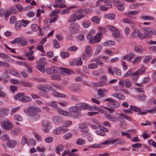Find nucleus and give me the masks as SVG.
<instances>
[{
    "mask_svg": "<svg viewBox=\"0 0 156 156\" xmlns=\"http://www.w3.org/2000/svg\"><path fill=\"white\" fill-rule=\"evenodd\" d=\"M79 25L77 23H71L69 27V31L72 33H76L79 30Z\"/></svg>",
    "mask_w": 156,
    "mask_h": 156,
    "instance_id": "nucleus-5",
    "label": "nucleus"
},
{
    "mask_svg": "<svg viewBox=\"0 0 156 156\" xmlns=\"http://www.w3.org/2000/svg\"><path fill=\"white\" fill-rule=\"evenodd\" d=\"M16 142L14 140L9 141L7 143V146L9 147L14 148L16 145Z\"/></svg>",
    "mask_w": 156,
    "mask_h": 156,
    "instance_id": "nucleus-30",
    "label": "nucleus"
},
{
    "mask_svg": "<svg viewBox=\"0 0 156 156\" xmlns=\"http://www.w3.org/2000/svg\"><path fill=\"white\" fill-rule=\"evenodd\" d=\"M114 3L118 9L121 11H122L124 9L123 5L119 2V0H115L114 2Z\"/></svg>",
    "mask_w": 156,
    "mask_h": 156,
    "instance_id": "nucleus-15",
    "label": "nucleus"
},
{
    "mask_svg": "<svg viewBox=\"0 0 156 156\" xmlns=\"http://www.w3.org/2000/svg\"><path fill=\"white\" fill-rule=\"evenodd\" d=\"M21 26L22 24L20 21H17L15 24V27L16 30H20V28L21 27Z\"/></svg>",
    "mask_w": 156,
    "mask_h": 156,
    "instance_id": "nucleus-48",
    "label": "nucleus"
},
{
    "mask_svg": "<svg viewBox=\"0 0 156 156\" xmlns=\"http://www.w3.org/2000/svg\"><path fill=\"white\" fill-rule=\"evenodd\" d=\"M145 69V68L144 66H142L141 69H138L137 71L133 74L132 70L130 69L124 74V76L127 77L131 75H132V76L141 75L144 72Z\"/></svg>",
    "mask_w": 156,
    "mask_h": 156,
    "instance_id": "nucleus-3",
    "label": "nucleus"
},
{
    "mask_svg": "<svg viewBox=\"0 0 156 156\" xmlns=\"http://www.w3.org/2000/svg\"><path fill=\"white\" fill-rule=\"evenodd\" d=\"M91 48L88 45H87L85 48L86 52L88 56L91 55Z\"/></svg>",
    "mask_w": 156,
    "mask_h": 156,
    "instance_id": "nucleus-40",
    "label": "nucleus"
},
{
    "mask_svg": "<svg viewBox=\"0 0 156 156\" xmlns=\"http://www.w3.org/2000/svg\"><path fill=\"white\" fill-rule=\"evenodd\" d=\"M143 29L150 34L156 35V30L151 28L144 27Z\"/></svg>",
    "mask_w": 156,
    "mask_h": 156,
    "instance_id": "nucleus-11",
    "label": "nucleus"
},
{
    "mask_svg": "<svg viewBox=\"0 0 156 156\" xmlns=\"http://www.w3.org/2000/svg\"><path fill=\"white\" fill-rule=\"evenodd\" d=\"M63 128L61 127H58L55 131V133L57 134H59L61 133Z\"/></svg>",
    "mask_w": 156,
    "mask_h": 156,
    "instance_id": "nucleus-62",
    "label": "nucleus"
},
{
    "mask_svg": "<svg viewBox=\"0 0 156 156\" xmlns=\"http://www.w3.org/2000/svg\"><path fill=\"white\" fill-rule=\"evenodd\" d=\"M79 128L81 131L82 132L86 133L89 130L88 127L84 124H81Z\"/></svg>",
    "mask_w": 156,
    "mask_h": 156,
    "instance_id": "nucleus-25",
    "label": "nucleus"
},
{
    "mask_svg": "<svg viewBox=\"0 0 156 156\" xmlns=\"http://www.w3.org/2000/svg\"><path fill=\"white\" fill-rule=\"evenodd\" d=\"M140 32L138 30H136L133 33L132 36L133 37H138L140 34Z\"/></svg>",
    "mask_w": 156,
    "mask_h": 156,
    "instance_id": "nucleus-39",
    "label": "nucleus"
},
{
    "mask_svg": "<svg viewBox=\"0 0 156 156\" xmlns=\"http://www.w3.org/2000/svg\"><path fill=\"white\" fill-rule=\"evenodd\" d=\"M14 119L16 120L21 121L22 120V117L18 114H16L14 116Z\"/></svg>",
    "mask_w": 156,
    "mask_h": 156,
    "instance_id": "nucleus-53",
    "label": "nucleus"
},
{
    "mask_svg": "<svg viewBox=\"0 0 156 156\" xmlns=\"http://www.w3.org/2000/svg\"><path fill=\"white\" fill-rule=\"evenodd\" d=\"M0 66L2 67H8L9 66V64L7 62L0 61Z\"/></svg>",
    "mask_w": 156,
    "mask_h": 156,
    "instance_id": "nucleus-52",
    "label": "nucleus"
},
{
    "mask_svg": "<svg viewBox=\"0 0 156 156\" xmlns=\"http://www.w3.org/2000/svg\"><path fill=\"white\" fill-rule=\"evenodd\" d=\"M72 136V135L71 133H68L66 134L63 136V138L64 139L66 140H67L68 139H69Z\"/></svg>",
    "mask_w": 156,
    "mask_h": 156,
    "instance_id": "nucleus-64",
    "label": "nucleus"
},
{
    "mask_svg": "<svg viewBox=\"0 0 156 156\" xmlns=\"http://www.w3.org/2000/svg\"><path fill=\"white\" fill-rule=\"evenodd\" d=\"M31 27L32 30L34 31H37L39 28V26H38L36 24H32L31 25Z\"/></svg>",
    "mask_w": 156,
    "mask_h": 156,
    "instance_id": "nucleus-50",
    "label": "nucleus"
},
{
    "mask_svg": "<svg viewBox=\"0 0 156 156\" xmlns=\"http://www.w3.org/2000/svg\"><path fill=\"white\" fill-rule=\"evenodd\" d=\"M112 35L115 38H117L119 37L120 36L119 30L117 29L116 30L113 32Z\"/></svg>",
    "mask_w": 156,
    "mask_h": 156,
    "instance_id": "nucleus-49",
    "label": "nucleus"
},
{
    "mask_svg": "<svg viewBox=\"0 0 156 156\" xmlns=\"http://www.w3.org/2000/svg\"><path fill=\"white\" fill-rule=\"evenodd\" d=\"M1 124L2 127L5 130H9L12 127V123L8 120H5L1 122Z\"/></svg>",
    "mask_w": 156,
    "mask_h": 156,
    "instance_id": "nucleus-4",
    "label": "nucleus"
},
{
    "mask_svg": "<svg viewBox=\"0 0 156 156\" xmlns=\"http://www.w3.org/2000/svg\"><path fill=\"white\" fill-rule=\"evenodd\" d=\"M54 47L56 48H58L60 47V45L59 44L58 41L56 40H53Z\"/></svg>",
    "mask_w": 156,
    "mask_h": 156,
    "instance_id": "nucleus-54",
    "label": "nucleus"
},
{
    "mask_svg": "<svg viewBox=\"0 0 156 156\" xmlns=\"http://www.w3.org/2000/svg\"><path fill=\"white\" fill-rule=\"evenodd\" d=\"M37 88L39 90L44 91H46L45 89V85L40 84L37 86Z\"/></svg>",
    "mask_w": 156,
    "mask_h": 156,
    "instance_id": "nucleus-47",
    "label": "nucleus"
},
{
    "mask_svg": "<svg viewBox=\"0 0 156 156\" xmlns=\"http://www.w3.org/2000/svg\"><path fill=\"white\" fill-rule=\"evenodd\" d=\"M137 98L139 101H144L146 100V96L145 94H142L140 95L137 96Z\"/></svg>",
    "mask_w": 156,
    "mask_h": 156,
    "instance_id": "nucleus-42",
    "label": "nucleus"
},
{
    "mask_svg": "<svg viewBox=\"0 0 156 156\" xmlns=\"http://www.w3.org/2000/svg\"><path fill=\"white\" fill-rule=\"evenodd\" d=\"M115 44V42L113 41H106L103 43L104 46L110 47L112 45H114Z\"/></svg>",
    "mask_w": 156,
    "mask_h": 156,
    "instance_id": "nucleus-24",
    "label": "nucleus"
},
{
    "mask_svg": "<svg viewBox=\"0 0 156 156\" xmlns=\"http://www.w3.org/2000/svg\"><path fill=\"white\" fill-rule=\"evenodd\" d=\"M20 84L22 86L27 87H31L33 85L31 83L24 81H21Z\"/></svg>",
    "mask_w": 156,
    "mask_h": 156,
    "instance_id": "nucleus-36",
    "label": "nucleus"
},
{
    "mask_svg": "<svg viewBox=\"0 0 156 156\" xmlns=\"http://www.w3.org/2000/svg\"><path fill=\"white\" fill-rule=\"evenodd\" d=\"M9 111V109L7 108H0V112H2L5 116L8 115Z\"/></svg>",
    "mask_w": 156,
    "mask_h": 156,
    "instance_id": "nucleus-34",
    "label": "nucleus"
},
{
    "mask_svg": "<svg viewBox=\"0 0 156 156\" xmlns=\"http://www.w3.org/2000/svg\"><path fill=\"white\" fill-rule=\"evenodd\" d=\"M105 17L106 18L113 20L115 18V15L113 14H109L105 15Z\"/></svg>",
    "mask_w": 156,
    "mask_h": 156,
    "instance_id": "nucleus-51",
    "label": "nucleus"
},
{
    "mask_svg": "<svg viewBox=\"0 0 156 156\" xmlns=\"http://www.w3.org/2000/svg\"><path fill=\"white\" fill-rule=\"evenodd\" d=\"M129 108L132 110L133 111L136 112H140L141 111V110L140 108L136 107L134 106L130 105Z\"/></svg>",
    "mask_w": 156,
    "mask_h": 156,
    "instance_id": "nucleus-38",
    "label": "nucleus"
},
{
    "mask_svg": "<svg viewBox=\"0 0 156 156\" xmlns=\"http://www.w3.org/2000/svg\"><path fill=\"white\" fill-rule=\"evenodd\" d=\"M76 20V14L75 13L71 15L69 17L68 20V21L70 23L73 21H75Z\"/></svg>",
    "mask_w": 156,
    "mask_h": 156,
    "instance_id": "nucleus-31",
    "label": "nucleus"
},
{
    "mask_svg": "<svg viewBox=\"0 0 156 156\" xmlns=\"http://www.w3.org/2000/svg\"><path fill=\"white\" fill-rule=\"evenodd\" d=\"M70 89L71 90L74 92L81 91V90L79 87L76 85H73L70 86Z\"/></svg>",
    "mask_w": 156,
    "mask_h": 156,
    "instance_id": "nucleus-29",
    "label": "nucleus"
},
{
    "mask_svg": "<svg viewBox=\"0 0 156 156\" xmlns=\"http://www.w3.org/2000/svg\"><path fill=\"white\" fill-rule=\"evenodd\" d=\"M152 58L151 55H148L146 57L143 61V62L145 63H148Z\"/></svg>",
    "mask_w": 156,
    "mask_h": 156,
    "instance_id": "nucleus-59",
    "label": "nucleus"
},
{
    "mask_svg": "<svg viewBox=\"0 0 156 156\" xmlns=\"http://www.w3.org/2000/svg\"><path fill=\"white\" fill-rule=\"evenodd\" d=\"M105 117L108 120L112 122H116L118 120L117 118L112 115L107 114L105 115Z\"/></svg>",
    "mask_w": 156,
    "mask_h": 156,
    "instance_id": "nucleus-14",
    "label": "nucleus"
},
{
    "mask_svg": "<svg viewBox=\"0 0 156 156\" xmlns=\"http://www.w3.org/2000/svg\"><path fill=\"white\" fill-rule=\"evenodd\" d=\"M105 101H109L112 103L111 104V107L113 108H116L120 106V104L116 101V100L112 98H108L105 99Z\"/></svg>",
    "mask_w": 156,
    "mask_h": 156,
    "instance_id": "nucleus-6",
    "label": "nucleus"
},
{
    "mask_svg": "<svg viewBox=\"0 0 156 156\" xmlns=\"http://www.w3.org/2000/svg\"><path fill=\"white\" fill-rule=\"evenodd\" d=\"M20 37L15 38L12 41H11V43L13 44L17 43L18 44H20Z\"/></svg>",
    "mask_w": 156,
    "mask_h": 156,
    "instance_id": "nucleus-60",
    "label": "nucleus"
},
{
    "mask_svg": "<svg viewBox=\"0 0 156 156\" xmlns=\"http://www.w3.org/2000/svg\"><path fill=\"white\" fill-rule=\"evenodd\" d=\"M124 83L125 86L127 88H129L131 86V84L130 81L128 80H126L124 82Z\"/></svg>",
    "mask_w": 156,
    "mask_h": 156,
    "instance_id": "nucleus-57",
    "label": "nucleus"
},
{
    "mask_svg": "<svg viewBox=\"0 0 156 156\" xmlns=\"http://www.w3.org/2000/svg\"><path fill=\"white\" fill-rule=\"evenodd\" d=\"M135 56V55L134 54L133 52H130L128 55L123 57L122 60H123V61L124 60H126L130 62L131 59L134 58Z\"/></svg>",
    "mask_w": 156,
    "mask_h": 156,
    "instance_id": "nucleus-12",
    "label": "nucleus"
},
{
    "mask_svg": "<svg viewBox=\"0 0 156 156\" xmlns=\"http://www.w3.org/2000/svg\"><path fill=\"white\" fill-rule=\"evenodd\" d=\"M91 25V22L90 20H85L83 21L82 23L83 27L85 28L89 27Z\"/></svg>",
    "mask_w": 156,
    "mask_h": 156,
    "instance_id": "nucleus-33",
    "label": "nucleus"
},
{
    "mask_svg": "<svg viewBox=\"0 0 156 156\" xmlns=\"http://www.w3.org/2000/svg\"><path fill=\"white\" fill-rule=\"evenodd\" d=\"M60 55L63 58L68 57L69 54L66 52H62L60 53Z\"/></svg>",
    "mask_w": 156,
    "mask_h": 156,
    "instance_id": "nucleus-56",
    "label": "nucleus"
},
{
    "mask_svg": "<svg viewBox=\"0 0 156 156\" xmlns=\"http://www.w3.org/2000/svg\"><path fill=\"white\" fill-rule=\"evenodd\" d=\"M105 92L107 93V90L106 89H99L98 91V95L101 97H103L105 95Z\"/></svg>",
    "mask_w": 156,
    "mask_h": 156,
    "instance_id": "nucleus-23",
    "label": "nucleus"
},
{
    "mask_svg": "<svg viewBox=\"0 0 156 156\" xmlns=\"http://www.w3.org/2000/svg\"><path fill=\"white\" fill-rule=\"evenodd\" d=\"M85 140L82 138H78L76 141V144L79 145H82L85 144Z\"/></svg>",
    "mask_w": 156,
    "mask_h": 156,
    "instance_id": "nucleus-27",
    "label": "nucleus"
},
{
    "mask_svg": "<svg viewBox=\"0 0 156 156\" xmlns=\"http://www.w3.org/2000/svg\"><path fill=\"white\" fill-rule=\"evenodd\" d=\"M51 79L52 80H61L60 76L57 75H53L51 76Z\"/></svg>",
    "mask_w": 156,
    "mask_h": 156,
    "instance_id": "nucleus-55",
    "label": "nucleus"
},
{
    "mask_svg": "<svg viewBox=\"0 0 156 156\" xmlns=\"http://www.w3.org/2000/svg\"><path fill=\"white\" fill-rule=\"evenodd\" d=\"M25 94L24 93H19L14 97V98L16 100H19L21 101L23 97L25 96Z\"/></svg>",
    "mask_w": 156,
    "mask_h": 156,
    "instance_id": "nucleus-21",
    "label": "nucleus"
},
{
    "mask_svg": "<svg viewBox=\"0 0 156 156\" xmlns=\"http://www.w3.org/2000/svg\"><path fill=\"white\" fill-rule=\"evenodd\" d=\"M31 100L30 97L28 96H23L21 100V101L23 102H29Z\"/></svg>",
    "mask_w": 156,
    "mask_h": 156,
    "instance_id": "nucleus-45",
    "label": "nucleus"
},
{
    "mask_svg": "<svg viewBox=\"0 0 156 156\" xmlns=\"http://www.w3.org/2000/svg\"><path fill=\"white\" fill-rule=\"evenodd\" d=\"M102 35V33L101 32H99L96 35L94 36L93 39L92 40H90L89 43L90 44H94L95 42H99L102 37L101 36Z\"/></svg>",
    "mask_w": 156,
    "mask_h": 156,
    "instance_id": "nucleus-7",
    "label": "nucleus"
},
{
    "mask_svg": "<svg viewBox=\"0 0 156 156\" xmlns=\"http://www.w3.org/2000/svg\"><path fill=\"white\" fill-rule=\"evenodd\" d=\"M141 18L144 20H155V18L153 16H150L145 15L144 14L141 15Z\"/></svg>",
    "mask_w": 156,
    "mask_h": 156,
    "instance_id": "nucleus-19",
    "label": "nucleus"
},
{
    "mask_svg": "<svg viewBox=\"0 0 156 156\" xmlns=\"http://www.w3.org/2000/svg\"><path fill=\"white\" fill-rule=\"evenodd\" d=\"M118 115L120 116L123 117L129 121H131V119L127 115L122 113H118Z\"/></svg>",
    "mask_w": 156,
    "mask_h": 156,
    "instance_id": "nucleus-43",
    "label": "nucleus"
},
{
    "mask_svg": "<svg viewBox=\"0 0 156 156\" xmlns=\"http://www.w3.org/2000/svg\"><path fill=\"white\" fill-rule=\"evenodd\" d=\"M64 149V146L63 145L60 144L58 145L55 148V150L57 153L58 154L60 152L62 151Z\"/></svg>",
    "mask_w": 156,
    "mask_h": 156,
    "instance_id": "nucleus-35",
    "label": "nucleus"
},
{
    "mask_svg": "<svg viewBox=\"0 0 156 156\" xmlns=\"http://www.w3.org/2000/svg\"><path fill=\"white\" fill-rule=\"evenodd\" d=\"M53 94L54 96L59 98H66L67 97V95L66 94L60 93L56 91L53 92Z\"/></svg>",
    "mask_w": 156,
    "mask_h": 156,
    "instance_id": "nucleus-18",
    "label": "nucleus"
},
{
    "mask_svg": "<svg viewBox=\"0 0 156 156\" xmlns=\"http://www.w3.org/2000/svg\"><path fill=\"white\" fill-rule=\"evenodd\" d=\"M76 8V6H71L69 7V8L66 9H64L62 10L61 12V13L62 15H64L65 14H67L69 13L70 12L69 9L71 8Z\"/></svg>",
    "mask_w": 156,
    "mask_h": 156,
    "instance_id": "nucleus-37",
    "label": "nucleus"
},
{
    "mask_svg": "<svg viewBox=\"0 0 156 156\" xmlns=\"http://www.w3.org/2000/svg\"><path fill=\"white\" fill-rule=\"evenodd\" d=\"M112 5L111 4H107L103 5L101 6L100 9L103 11H106L108 9L111 8Z\"/></svg>",
    "mask_w": 156,
    "mask_h": 156,
    "instance_id": "nucleus-22",
    "label": "nucleus"
},
{
    "mask_svg": "<svg viewBox=\"0 0 156 156\" xmlns=\"http://www.w3.org/2000/svg\"><path fill=\"white\" fill-rule=\"evenodd\" d=\"M134 50L136 53H142L143 52L144 50L140 45H137L134 48Z\"/></svg>",
    "mask_w": 156,
    "mask_h": 156,
    "instance_id": "nucleus-17",
    "label": "nucleus"
},
{
    "mask_svg": "<svg viewBox=\"0 0 156 156\" xmlns=\"http://www.w3.org/2000/svg\"><path fill=\"white\" fill-rule=\"evenodd\" d=\"M55 3L59 5V7L61 8L66 7V6L64 3V1L62 0H55Z\"/></svg>",
    "mask_w": 156,
    "mask_h": 156,
    "instance_id": "nucleus-20",
    "label": "nucleus"
},
{
    "mask_svg": "<svg viewBox=\"0 0 156 156\" xmlns=\"http://www.w3.org/2000/svg\"><path fill=\"white\" fill-rule=\"evenodd\" d=\"M114 73L118 76H120L122 75L121 71L119 69H116L115 68H113Z\"/></svg>",
    "mask_w": 156,
    "mask_h": 156,
    "instance_id": "nucleus-44",
    "label": "nucleus"
},
{
    "mask_svg": "<svg viewBox=\"0 0 156 156\" xmlns=\"http://www.w3.org/2000/svg\"><path fill=\"white\" fill-rule=\"evenodd\" d=\"M101 58V57H98L94 58V60H96V63L98 65L102 66H103L104 64L102 61L100 60Z\"/></svg>",
    "mask_w": 156,
    "mask_h": 156,
    "instance_id": "nucleus-41",
    "label": "nucleus"
},
{
    "mask_svg": "<svg viewBox=\"0 0 156 156\" xmlns=\"http://www.w3.org/2000/svg\"><path fill=\"white\" fill-rule=\"evenodd\" d=\"M148 34H142L140 32V34L139 35L138 37L140 40H143L145 38H146L147 37H147Z\"/></svg>",
    "mask_w": 156,
    "mask_h": 156,
    "instance_id": "nucleus-58",
    "label": "nucleus"
},
{
    "mask_svg": "<svg viewBox=\"0 0 156 156\" xmlns=\"http://www.w3.org/2000/svg\"><path fill=\"white\" fill-rule=\"evenodd\" d=\"M59 69L60 73L62 75H69L73 73L72 70L60 67Z\"/></svg>",
    "mask_w": 156,
    "mask_h": 156,
    "instance_id": "nucleus-9",
    "label": "nucleus"
},
{
    "mask_svg": "<svg viewBox=\"0 0 156 156\" xmlns=\"http://www.w3.org/2000/svg\"><path fill=\"white\" fill-rule=\"evenodd\" d=\"M20 44L22 46L27 45V41L24 37H20Z\"/></svg>",
    "mask_w": 156,
    "mask_h": 156,
    "instance_id": "nucleus-28",
    "label": "nucleus"
},
{
    "mask_svg": "<svg viewBox=\"0 0 156 156\" xmlns=\"http://www.w3.org/2000/svg\"><path fill=\"white\" fill-rule=\"evenodd\" d=\"M81 110V109L80 107L76 106L71 107L69 108L70 112L74 113L79 112Z\"/></svg>",
    "mask_w": 156,
    "mask_h": 156,
    "instance_id": "nucleus-13",
    "label": "nucleus"
},
{
    "mask_svg": "<svg viewBox=\"0 0 156 156\" xmlns=\"http://www.w3.org/2000/svg\"><path fill=\"white\" fill-rule=\"evenodd\" d=\"M98 65L96 63H90L88 64V68L89 69H95L98 68Z\"/></svg>",
    "mask_w": 156,
    "mask_h": 156,
    "instance_id": "nucleus-46",
    "label": "nucleus"
},
{
    "mask_svg": "<svg viewBox=\"0 0 156 156\" xmlns=\"http://www.w3.org/2000/svg\"><path fill=\"white\" fill-rule=\"evenodd\" d=\"M91 21L94 23L99 24L100 21V19L98 16H94L91 18Z\"/></svg>",
    "mask_w": 156,
    "mask_h": 156,
    "instance_id": "nucleus-32",
    "label": "nucleus"
},
{
    "mask_svg": "<svg viewBox=\"0 0 156 156\" xmlns=\"http://www.w3.org/2000/svg\"><path fill=\"white\" fill-rule=\"evenodd\" d=\"M95 133L98 135L104 136L105 135V133L101 130H97L96 131Z\"/></svg>",
    "mask_w": 156,
    "mask_h": 156,
    "instance_id": "nucleus-63",
    "label": "nucleus"
},
{
    "mask_svg": "<svg viewBox=\"0 0 156 156\" xmlns=\"http://www.w3.org/2000/svg\"><path fill=\"white\" fill-rule=\"evenodd\" d=\"M112 144H115V145H117L119 144H123L125 143V141L121 139H119V138L112 140Z\"/></svg>",
    "mask_w": 156,
    "mask_h": 156,
    "instance_id": "nucleus-16",
    "label": "nucleus"
},
{
    "mask_svg": "<svg viewBox=\"0 0 156 156\" xmlns=\"http://www.w3.org/2000/svg\"><path fill=\"white\" fill-rule=\"evenodd\" d=\"M44 60L45 58H42L36 62L37 65L36 66V67L42 73H45V72L44 65L47 63Z\"/></svg>",
    "mask_w": 156,
    "mask_h": 156,
    "instance_id": "nucleus-2",
    "label": "nucleus"
},
{
    "mask_svg": "<svg viewBox=\"0 0 156 156\" xmlns=\"http://www.w3.org/2000/svg\"><path fill=\"white\" fill-rule=\"evenodd\" d=\"M25 113L29 116H34L37 113L41 112V109L37 107H29L27 109H24Z\"/></svg>",
    "mask_w": 156,
    "mask_h": 156,
    "instance_id": "nucleus-1",
    "label": "nucleus"
},
{
    "mask_svg": "<svg viewBox=\"0 0 156 156\" xmlns=\"http://www.w3.org/2000/svg\"><path fill=\"white\" fill-rule=\"evenodd\" d=\"M42 125L44 128V132L45 133H48L49 129L51 127L50 123L48 122L45 121L43 122Z\"/></svg>",
    "mask_w": 156,
    "mask_h": 156,
    "instance_id": "nucleus-10",
    "label": "nucleus"
},
{
    "mask_svg": "<svg viewBox=\"0 0 156 156\" xmlns=\"http://www.w3.org/2000/svg\"><path fill=\"white\" fill-rule=\"evenodd\" d=\"M58 113L62 115L67 116H69L70 115V113L69 112H66L64 110L61 109H58L57 110Z\"/></svg>",
    "mask_w": 156,
    "mask_h": 156,
    "instance_id": "nucleus-26",
    "label": "nucleus"
},
{
    "mask_svg": "<svg viewBox=\"0 0 156 156\" xmlns=\"http://www.w3.org/2000/svg\"><path fill=\"white\" fill-rule=\"evenodd\" d=\"M46 70L47 73L52 74L57 73L58 72V69L56 66H53L50 68H46Z\"/></svg>",
    "mask_w": 156,
    "mask_h": 156,
    "instance_id": "nucleus-8",
    "label": "nucleus"
},
{
    "mask_svg": "<svg viewBox=\"0 0 156 156\" xmlns=\"http://www.w3.org/2000/svg\"><path fill=\"white\" fill-rule=\"evenodd\" d=\"M48 105L55 108H57L58 105L56 104V102L55 101H51L48 104Z\"/></svg>",
    "mask_w": 156,
    "mask_h": 156,
    "instance_id": "nucleus-61",
    "label": "nucleus"
}]
</instances>
